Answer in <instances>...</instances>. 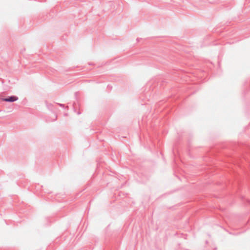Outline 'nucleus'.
I'll use <instances>...</instances> for the list:
<instances>
[{
    "label": "nucleus",
    "instance_id": "20e7f679",
    "mask_svg": "<svg viewBox=\"0 0 250 250\" xmlns=\"http://www.w3.org/2000/svg\"><path fill=\"white\" fill-rule=\"evenodd\" d=\"M58 104L61 106V107H64V105L63 104Z\"/></svg>",
    "mask_w": 250,
    "mask_h": 250
},
{
    "label": "nucleus",
    "instance_id": "7ed1b4c3",
    "mask_svg": "<svg viewBox=\"0 0 250 250\" xmlns=\"http://www.w3.org/2000/svg\"><path fill=\"white\" fill-rule=\"evenodd\" d=\"M47 106L48 108H51V107L52 106V104H47Z\"/></svg>",
    "mask_w": 250,
    "mask_h": 250
},
{
    "label": "nucleus",
    "instance_id": "f257e3e1",
    "mask_svg": "<svg viewBox=\"0 0 250 250\" xmlns=\"http://www.w3.org/2000/svg\"><path fill=\"white\" fill-rule=\"evenodd\" d=\"M2 100L3 101L7 102H14L18 100V97L16 96H11L7 98H2Z\"/></svg>",
    "mask_w": 250,
    "mask_h": 250
},
{
    "label": "nucleus",
    "instance_id": "f03ea898",
    "mask_svg": "<svg viewBox=\"0 0 250 250\" xmlns=\"http://www.w3.org/2000/svg\"><path fill=\"white\" fill-rule=\"evenodd\" d=\"M53 116H54V118L51 121H55L57 119V116H56V115L54 114Z\"/></svg>",
    "mask_w": 250,
    "mask_h": 250
}]
</instances>
